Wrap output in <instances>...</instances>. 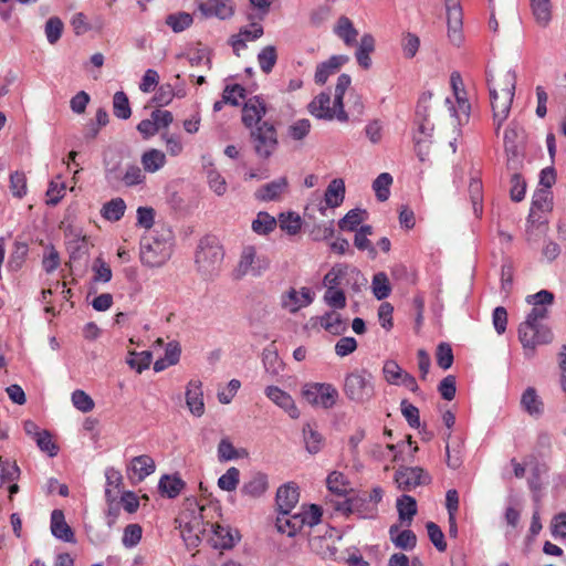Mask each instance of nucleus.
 Returning a JSON list of instances; mask_svg holds the SVG:
<instances>
[{
  "instance_id": "obj_1",
  "label": "nucleus",
  "mask_w": 566,
  "mask_h": 566,
  "mask_svg": "<svg viewBox=\"0 0 566 566\" xmlns=\"http://www.w3.org/2000/svg\"><path fill=\"white\" fill-rule=\"evenodd\" d=\"M493 123L497 135L503 123L509 118L516 88V73L513 70L493 73L486 71Z\"/></svg>"
},
{
  "instance_id": "obj_2",
  "label": "nucleus",
  "mask_w": 566,
  "mask_h": 566,
  "mask_svg": "<svg viewBox=\"0 0 566 566\" xmlns=\"http://www.w3.org/2000/svg\"><path fill=\"white\" fill-rule=\"evenodd\" d=\"M547 317L548 310L546 307H533L526 315L525 321L520 324L517 328L518 340L524 349L534 353L537 346L552 343L554 334L551 327L544 324Z\"/></svg>"
},
{
  "instance_id": "obj_3",
  "label": "nucleus",
  "mask_w": 566,
  "mask_h": 566,
  "mask_svg": "<svg viewBox=\"0 0 566 566\" xmlns=\"http://www.w3.org/2000/svg\"><path fill=\"white\" fill-rule=\"evenodd\" d=\"M343 392L356 405L370 402L376 395L373 374L365 368L348 373L344 378Z\"/></svg>"
},
{
  "instance_id": "obj_4",
  "label": "nucleus",
  "mask_w": 566,
  "mask_h": 566,
  "mask_svg": "<svg viewBox=\"0 0 566 566\" xmlns=\"http://www.w3.org/2000/svg\"><path fill=\"white\" fill-rule=\"evenodd\" d=\"M172 242L171 234L155 235L149 233L140 240V261L149 268H159L164 265L171 256Z\"/></svg>"
},
{
  "instance_id": "obj_5",
  "label": "nucleus",
  "mask_w": 566,
  "mask_h": 566,
  "mask_svg": "<svg viewBox=\"0 0 566 566\" xmlns=\"http://www.w3.org/2000/svg\"><path fill=\"white\" fill-rule=\"evenodd\" d=\"M223 256V249L217 240L206 237L199 242L196 252V264L203 275L211 276L219 271Z\"/></svg>"
},
{
  "instance_id": "obj_6",
  "label": "nucleus",
  "mask_w": 566,
  "mask_h": 566,
  "mask_svg": "<svg viewBox=\"0 0 566 566\" xmlns=\"http://www.w3.org/2000/svg\"><path fill=\"white\" fill-rule=\"evenodd\" d=\"M180 530L181 537L188 548H196L200 545L202 536L210 523L205 522L201 513L195 510L182 512L175 521Z\"/></svg>"
},
{
  "instance_id": "obj_7",
  "label": "nucleus",
  "mask_w": 566,
  "mask_h": 566,
  "mask_svg": "<svg viewBox=\"0 0 566 566\" xmlns=\"http://www.w3.org/2000/svg\"><path fill=\"white\" fill-rule=\"evenodd\" d=\"M302 396L312 406L331 409L336 405L339 394L336 387L332 384L310 382L304 385Z\"/></svg>"
},
{
  "instance_id": "obj_8",
  "label": "nucleus",
  "mask_w": 566,
  "mask_h": 566,
  "mask_svg": "<svg viewBox=\"0 0 566 566\" xmlns=\"http://www.w3.org/2000/svg\"><path fill=\"white\" fill-rule=\"evenodd\" d=\"M251 140L255 154L263 159L271 157L279 144L276 129L269 122H262L251 130Z\"/></svg>"
},
{
  "instance_id": "obj_9",
  "label": "nucleus",
  "mask_w": 566,
  "mask_h": 566,
  "mask_svg": "<svg viewBox=\"0 0 566 566\" xmlns=\"http://www.w3.org/2000/svg\"><path fill=\"white\" fill-rule=\"evenodd\" d=\"M331 93L322 92L312 99L307 108L308 112L318 119L333 120L336 118L342 123L348 122V114L344 109V104H342V107H338L335 101L333 102V106H331Z\"/></svg>"
},
{
  "instance_id": "obj_10",
  "label": "nucleus",
  "mask_w": 566,
  "mask_h": 566,
  "mask_svg": "<svg viewBox=\"0 0 566 566\" xmlns=\"http://www.w3.org/2000/svg\"><path fill=\"white\" fill-rule=\"evenodd\" d=\"M335 509L346 515L356 514L360 518H374L378 513V507L374 503L368 502L367 492L337 502Z\"/></svg>"
},
{
  "instance_id": "obj_11",
  "label": "nucleus",
  "mask_w": 566,
  "mask_h": 566,
  "mask_svg": "<svg viewBox=\"0 0 566 566\" xmlns=\"http://www.w3.org/2000/svg\"><path fill=\"white\" fill-rule=\"evenodd\" d=\"M270 266V260L265 255H258L255 248L248 245L243 249L239 262V272L242 275L252 274L253 276L261 275Z\"/></svg>"
},
{
  "instance_id": "obj_12",
  "label": "nucleus",
  "mask_w": 566,
  "mask_h": 566,
  "mask_svg": "<svg viewBox=\"0 0 566 566\" xmlns=\"http://www.w3.org/2000/svg\"><path fill=\"white\" fill-rule=\"evenodd\" d=\"M395 481L399 489L411 490L418 485L429 484L431 478L420 467H406L397 470Z\"/></svg>"
},
{
  "instance_id": "obj_13",
  "label": "nucleus",
  "mask_w": 566,
  "mask_h": 566,
  "mask_svg": "<svg viewBox=\"0 0 566 566\" xmlns=\"http://www.w3.org/2000/svg\"><path fill=\"white\" fill-rule=\"evenodd\" d=\"M448 36L454 45L462 42V8L459 0H446Z\"/></svg>"
},
{
  "instance_id": "obj_14",
  "label": "nucleus",
  "mask_w": 566,
  "mask_h": 566,
  "mask_svg": "<svg viewBox=\"0 0 566 566\" xmlns=\"http://www.w3.org/2000/svg\"><path fill=\"white\" fill-rule=\"evenodd\" d=\"M298 499L300 492L295 483L289 482L281 485L275 496L279 513H291L297 504Z\"/></svg>"
},
{
  "instance_id": "obj_15",
  "label": "nucleus",
  "mask_w": 566,
  "mask_h": 566,
  "mask_svg": "<svg viewBox=\"0 0 566 566\" xmlns=\"http://www.w3.org/2000/svg\"><path fill=\"white\" fill-rule=\"evenodd\" d=\"M349 61V57L344 54L332 55L327 61H324L316 66L314 81L318 85H324L328 77L336 74L343 65Z\"/></svg>"
},
{
  "instance_id": "obj_16",
  "label": "nucleus",
  "mask_w": 566,
  "mask_h": 566,
  "mask_svg": "<svg viewBox=\"0 0 566 566\" xmlns=\"http://www.w3.org/2000/svg\"><path fill=\"white\" fill-rule=\"evenodd\" d=\"M265 395L276 406L284 409L291 418L297 419L300 417V410L297 409L291 395H289L286 391L276 386H269L265 389Z\"/></svg>"
},
{
  "instance_id": "obj_17",
  "label": "nucleus",
  "mask_w": 566,
  "mask_h": 566,
  "mask_svg": "<svg viewBox=\"0 0 566 566\" xmlns=\"http://www.w3.org/2000/svg\"><path fill=\"white\" fill-rule=\"evenodd\" d=\"M186 403L189 411L201 417L205 413V402L202 392V382L199 380H190L186 390Z\"/></svg>"
},
{
  "instance_id": "obj_18",
  "label": "nucleus",
  "mask_w": 566,
  "mask_h": 566,
  "mask_svg": "<svg viewBox=\"0 0 566 566\" xmlns=\"http://www.w3.org/2000/svg\"><path fill=\"white\" fill-rule=\"evenodd\" d=\"M266 113L265 103L259 96H254L249 98L242 111V122L247 127H252L253 125H260L262 117Z\"/></svg>"
},
{
  "instance_id": "obj_19",
  "label": "nucleus",
  "mask_w": 566,
  "mask_h": 566,
  "mask_svg": "<svg viewBox=\"0 0 566 566\" xmlns=\"http://www.w3.org/2000/svg\"><path fill=\"white\" fill-rule=\"evenodd\" d=\"M312 302L313 297L308 287H302L301 292H297L295 289H290V291L282 296V306L291 313H296L301 307L307 306Z\"/></svg>"
},
{
  "instance_id": "obj_20",
  "label": "nucleus",
  "mask_w": 566,
  "mask_h": 566,
  "mask_svg": "<svg viewBox=\"0 0 566 566\" xmlns=\"http://www.w3.org/2000/svg\"><path fill=\"white\" fill-rule=\"evenodd\" d=\"M345 191L346 188L344 180L342 178L333 179L325 190L324 201L326 207L319 208L321 213L324 214L326 208L339 207L344 202Z\"/></svg>"
},
{
  "instance_id": "obj_21",
  "label": "nucleus",
  "mask_w": 566,
  "mask_h": 566,
  "mask_svg": "<svg viewBox=\"0 0 566 566\" xmlns=\"http://www.w3.org/2000/svg\"><path fill=\"white\" fill-rule=\"evenodd\" d=\"M206 17H217L221 20L232 17L234 10L230 0H206L199 4Z\"/></svg>"
},
{
  "instance_id": "obj_22",
  "label": "nucleus",
  "mask_w": 566,
  "mask_h": 566,
  "mask_svg": "<svg viewBox=\"0 0 566 566\" xmlns=\"http://www.w3.org/2000/svg\"><path fill=\"white\" fill-rule=\"evenodd\" d=\"M51 532L54 537L63 542H76L74 532L65 522L64 513L61 510H53L51 513Z\"/></svg>"
},
{
  "instance_id": "obj_23",
  "label": "nucleus",
  "mask_w": 566,
  "mask_h": 566,
  "mask_svg": "<svg viewBox=\"0 0 566 566\" xmlns=\"http://www.w3.org/2000/svg\"><path fill=\"white\" fill-rule=\"evenodd\" d=\"M375 49L376 40L374 35L370 33L363 34L355 52L356 61L361 69L369 70L371 67L370 54Z\"/></svg>"
},
{
  "instance_id": "obj_24",
  "label": "nucleus",
  "mask_w": 566,
  "mask_h": 566,
  "mask_svg": "<svg viewBox=\"0 0 566 566\" xmlns=\"http://www.w3.org/2000/svg\"><path fill=\"white\" fill-rule=\"evenodd\" d=\"M66 244L70 256L69 265L71 269H73L75 263L87 259L91 244L85 235H74Z\"/></svg>"
},
{
  "instance_id": "obj_25",
  "label": "nucleus",
  "mask_w": 566,
  "mask_h": 566,
  "mask_svg": "<svg viewBox=\"0 0 566 566\" xmlns=\"http://www.w3.org/2000/svg\"><path fill=\"white\" fill-rule=\"evenodd\" d=\"M287 186L286 177H280L260 187L255 192V198L261 201H275L287 189Z\"/></svg>"
},
{
  "instance_id": "obj_26",
  "label": "nucleus",
  "mask_w": 566,
  "mask_h": 566,
  "mask_svg": "<svg viewBox=\"0 0 566 566\" xmlns=\"http://www.w3.org/2000/svg\"><path fill=\"white\" fill-rule=\"evenodd\" d=\"M269 488L268 475L262 472L253 473L249 481L244 482L241 493L251 499L262 496Z\"/></svg>"
},
{
  "instance_id": "obj_27",
  "label": "nucleus",
  "mask_w": 566,
  "mask_h": 566,
  "mask_svg": "<svg viewBox=\"0 0 566 566\" xmlns=\"http://www.w3.org/2000/svg\"><path fill=\"white\" fill-rule=\"evenodd\" d=\"M521 407L532 417H541L544 412V403L534 387H527L521 397Z\"/></svg>"
},
{
  "instance_id": "obj_28",
  "label": "nucleus",
  "mask_w": 566,
  "mask_h": 566,
  "mask_svg": "<svg viewBox=\"0 0 566 566\" xmlns=\"http://www.w3.org/2000/svg\"><path fill=\"white\" fill-rule=\"evenodd\" d=\"M275 525L280 533L292 537L303 528L304 520H302L298 513L293 515H290V513H279Z\"/></svg>"
},
{
  "instance_id": "obj_29",
  "label": "nucleus",
  "mask_w": 566,
  "mask_h": 566,
  "mask_svg": "<svg viewBox=\"0 0 566 566\" xmlns=\"http://www.w3.org/2000/svg\"><path fill=\"white\" fill-rule=\"evenodd\" d=\"M334 33L343 40L346 46L357 44L358 31L355 29L352 20L346 15L338 18L337 23L334 27Z\"/></svg>"
},
{
  "instance_id": "obj_30",
  "label": "nucleus",
  "mask_w": 566,
  "mask_h": 566,
  "mask_svg": "<svg viewBox=\"0 0 566 566\" xmlns=\"http://www.w3.org/2000/svg\"><path fill=\"white\" fill-rule=\"evenodd\" d=\"M400 526L394 524L389 527V536L396 547L409 551L416 547L417 536L410 530L399 531Z\"/></svg>"
},
{
  "instance_id": "obj_31",
  "label": "nucleus",
  "mask_w": 566,
  "mask_h": 566,
  "mask_svg": "<svg viewBox=\"0 0 566 566\" xmlns=\"http://www.w3.org/2000/svg\"><path fill=\"white\" fill-rule=\"evenodd\" d=\"M186 488V482L177 474H165L160 478L158 490L168 499L177 497Z\"/></svg>"
},
{
  "instance_id": "obj_32",
  "label": "nucleus",
  "mask_w": 566,
  "mask_h": 566,
  "mask_svg": "<svg viewBox=\"0 0 566 566\" xmlns=\"http://www.w3.org/2000/svg\"><path fill=\"white\" fill-rule=\"evenodd\" d=\"M319 325L332 335H342L347 329L345 319L336 311H329L318 317Z\"/></svg>"
},
{
  "instance_id": "obj_33",
  "label": "nucleus",
  "mask_w": 566,
  "mask_h": 566,
  "mask_svg": "<svg viewBox=\"0 0 566 566\" xmlns=\"http://www.w3.org/2000/svg\"><path fill=\"white\" fill-rule=\"evenodd\" d=\"M155 469V461L146 454L133 458L130 464L128 465V471H132L135 475H137L138 482L154 473Z\"/></svg>"
},
{
  "instance_id": "obj_34",
  "label": "nucleus",
  "mask_w": 566,
  "mask_h": 566,
  "mask_svg": "<svg viewBox=\"0 0 566 566\" xmlns=\"http://www.w3.org/2000/svg\"><path fill=\"white\" fill-rule=\"evenodd\" d=\"M396 506L400 522L410 526L413 516L417 514V502L415 497L403 494L397 499Z\"/></svg>"
},
{
  "instance_id": "obj_35",
  "label": "nucleus",
  "mask_w": 566,
  "mask_h": 566,
  "mask_svg": "<svg viewBox=\"0 0 566 566\" xmlns=\"http://www.w3.org/2000/svg\"><path fill=\"white\" fill-rule=\"evenodd\" d=\"M209 527L216 537V548L229 549L234 546L235 539L230 527L220 524H210Z\"/></svg>"
},
{
  "instance_id": "obj_36",
  "label": "nucleus",
  "mask_w": 566,
  "mask_h": 566,
  "mask_svg": "<svg viewBox=\"0 0 566 566\" xmlns=\"http://www.w3.org/2000/svg\"><path fill=\"white\" fill-rule=\"evenodd\" d=\"M346 263H336L332 269L324 275L323 285L326 290L340 289L339 286L344 283V279L347 273Z\"/></svg>"
},
{
  "instance_id": "obj_37",
  "label": "nucleus",
  "mask_w": 566,
  "mask_h": 566,
  "mask_svg": "<svg viewBox=\"0 0 566 566\" xmlns=\"http://www.w3.org/2000/svg\"><path fill=\"white\" fill-rule=\"evenodd\" d=\"M469 196L472 203L473 212L476 217H481L483 211V185L479 177H471L469 184Z\"/></svg>"
},
{
  "instance_id": "obj_38",
  "label": "nucleus",
  "mask_w": 566,
  "mask_h": 566,
  "mask_svg": "<svg viewBox=\"0 0 566 566\" xmlns=\"http://www.w3.org/2000/svg\"><path fill=\"white\" fill-rule=\"evenodd\" d=\"M303 440L311 454H316L322 449L324 441L322 434L311 423L303 427Z\"/></svg>"
},
{
  "instance_id": "obj_39",
  "label": "nucleus",
  "mask_w": 566,
  "mask_h": 566,
  "mask_svg": "<svg viewBox=\"0 0 566 566\" xmlns=\"http://www.w3.org/2000/svg\"><path fill=\"white\" fill-rule=\"evenodd\" d=\"M166 164V156L161 150L149 149L142 156V165L148 172H156Z\"/></svg>"
},
{
  "instance_id": "obj_40",
  "label": "nucleus",
  "mask_w": 566,
  "mask_h": 566,
  "mask_svg": "<svg viewBox=\"0 0 566 566\" xmlns=\"http://www.w3.org/2000/svg\"><path fill=\"white\" fill-rule=\"evenodd\" d=\"M277 224V220L265 211L258 213L256 218L252 221V230L260 235L271 233Z\"/></svg>"
},
{
  "instance_id": "obj_41",
  "label": "nucleus",
  "mask_w": 566,
  "mask_h": 566,
  "mask_svg": "<svg viewBox=\"0 0 566 566\" xmlns=\"http://www.w3.org/2000/svg\"><path fill=\"white\" fill-rule=\"evenodd\" d=\"M126 210V203L122 198H115L104 203L101 213L108 221H118Z\"/></svg>"
},
{
  "instance_id": "obj_42",
  "label": "nucleus",
  "mask_w": 566,
  "mask_h": 566,
  "mask_svg": "<svg viewBox=\"0 0 566 566\" xmlns=\"http://www.w3.org/2000/svg\"><path fill=\"white\" fill-rule=\"evenodd\" d=\"M232 93H238L240 98L245 97V88L243 86H241L240 84L227 85L223 91V94H222V99L217 101L213 104V111L220 112L223 107V104H226V103H229L233 106H238L239 99H237L235 97H232Z\"/></svg>"
},
{
  "instance_id": "obj_43",
  "label": "nucleus",
  "mask_w": 566,
  "mask_h": 566,
  "mask_svg": "<svg viewBox=\"0 0 566 566\" xmlns=\"http://www.w3.org/2000/svg\"><path fill=\"white\" fill-rule=\"evenodd\" d=\"M277 221L280 223V228L290 235L298 233L302 227L301 217L298 213L293 211L280 213Z\"/></svg>"
},
{
  "instance_id": "obj_44",
  "label": "nucleus",
  "mask_w": 566,
  "mask_h": 566,
  "mask_svg": "<svg viewBox=\"0 0 566 566\" xmlns=\"http://www.w3.org/2000/svg\"><path fill=\"white\" fill-rule=\"evenodd\" d=\"M371 289L374 296L381 301L387 298L391 293V285L385 272H378L373 276Z\"/></svg>"
},
{
  "instance_id": "obj_45",
  "label": "nucleus",
  "mask_w": 566,
  "mask_h": 566,
  "mask_svg": "<svg viewBox=\"0 0 566 566\" xmlns=\"http://www.w3.org/2000/svg\"><path fill=\"white\" fill-rule=\"evenodd\" d=\"M20 468L15 462L0 457V488L6 483L14 482L20 476Z\"/></svg>"
},
{
  "instance_id": "obj_46",
  "label": "nucleus",
  "mask_w": 566,
  "mask_h": 566,
  "mask_svg": "<svg viewBox=\"0 0 566 566\" xmlns=\"http://www.w3.org/2000/svg\"><path fill=\"white\" fill-rule=\"evenodd\" d=\"M392 177L388 172H381L373 182V189L379 201L384 202L389 198Z\"/></svg>"
},
{
  "instance_id": "obj_47",
  "label": "nucleus",
  "mask_w": 566,
  "mask_h": 566,
  "mask_svg": "<svg viewBox=\"0 0 566 566\" xmlns=\"http://www.w3.org/2000/svg\"><path fill=\"white\" fill-rule=\"evenodd\" d=\"M113 112L120 119H128L132 115L128 97L123 91L116 92L113 96Z\"/></svg>"
},
{
  "instance_id": "obj_48",
  "label": "nucleus",
  "mask_w": 566,
  "mask_h": 566,
  "mask_svg": "<svg viewBox=\"0 0 566 566\" xmlns=\"http://www.w3.org/2000/svg\"><path fill=\"white\" fill-rule=\"evenodd\" d=\"M277 61V54L276 49L273 45H268L263 48L260 53L258 54V62L260 65V69L265 74H269L272 72L274 65Z\"/></svg>"
},
{
  "instance_id": "obj_49",
  "label": "nucleus",
  "mask_w": 566,
  "mask_h": 566,
  "mask_svg": "<svg viewBox=\"0 0 566 566\" xmlns=\"http://www.w3.org/2000/svg\"><path fill=\"white\" fill-rule=\"evenodd\" d=\"M531 6L536 22L542 27H546L551 21L549 0H531Z\"/></svg>"
},
{
  "instance_id": "obj_50",
  "label": "nucleus",
  "mask_w": 566,
  "mask_h": 566,
  "mask_svg": "<svg viewBox=\"0 0 566 566\" xmlns=\"http://www.w3.org/2000/svg\"><path fill=\"white\" fill-rule=\"evenodd\" d=\"M363 213L365 210L355 208L349 210L339 221L338 227L344 231H355L357 227L363 222Z\"/></svg>"
},
{
  "instance_id": "obj_51",
  "label": "nucleus",
  "mask_w": 566,
  "mask_h": 566,
  "mask_svg": "<svg viewBox=\"0 0 566 566\" xmlns=\"http://www.w3.org/2000/svg\"><path fill=\"white\" fill-rule=\"evenodd\" d=\"M124 168L120 161L105 160V179L108 185L117 188L122 185V176H124Z\"/></svg>"
},
{
  "instance_id": "obj_52",
  "label": "nucleus",
  "mask_w": 566,
  "mask_h": 566,
  "mask_svg": "<svg viewBox=\"0 0 566 566\" xmlns=\"http://www.w3.org/2000/svg\"><path fill=\"white\" fill-rule=\"evenodd\" d=\"M344 281L345 284L349 286L354 293H359L361 287L366 286L368 282L357 268L349 264L347 265V273Z\"/></svg>"
},
{
  "instance_id": "obj_53",
  "label": "nucleus",
  "mask_w": 566,
  "mask_h": 566,
  "mask_svg": "<svg viewBox=\"0 0 566 566\" xmlns=\"http://www.w3.org/2000/svg\"><path fill=\"white\" fill-rule=\"evenodd\" d=\"M323 301L333 311L343 310L347 304L345 292L342 289L326 290Z\"/></svg>"
},
{
  "instance_id": "obj_54",
  "label": "nucleus",
  "mask_w": 566,
  "mask_h": 566,
  "mask_svg": "<svg viewBox=\"0 0 566 566\" xmlns=\"http://www.w3.org/2000/svg\"><path fill=\"white\" fill-rule=\"evenodd\" d=\"M151 359L153 355L149 350H144L142 353L130 352L127 364L130 368L140 374L150 366Z\"/></svg>"
},
{
  "instance_id": "obj_55",
  "label": "nucleus",
  "mask_w": 566,
  "mask_h": 566,
  "mask_svg": "<svg viewBox=\"0 0 566 566\" xmlns=\"http://www.w3.org/2000/svg\"><path fill=\"white\" fill-rule=\"evenodd\" d=\"M241 452L245 453L244 450H237L228 438L221 439L218 444V459L220 462L238 459L242 457Z\"/></svg>"
},
{
  "instance_id": "obj_56",
  "label": "nucleus",
  "mask_w": 566,
  "mask_h": 566,
  "mask_svg": "<svg viewBox=\"0 0 566 566\" xmlns=\"http://www.w3.org/2000/svg\"><path fill=\"white\" fill-rule=\"evenodd\" d=\"M240 482L239 469L231 467L218 479V486L227 492L234 491Z\"/></svg>"
},
{
  "instance_id": "obj_57",
  "label": "nucleus",
  "mask_w": 566,
  "mask_h": 566,
  "mask_svg": "<svg viewBox=\"0 0 566 566\" xmlns=\"http://www.w3.org/2000/svg\"><path fill=\"white\" fill-rule=\"evenodd\" d=\"M143 528L139 524H128L124 528L122 543L126 548H133L137 546L142 539Z\"/></svg>"
},
{
  "instance_id": "obj_58",
  "label": "nucleus",
  "mask_w": 566,
  "mask_h": 566,
  "mask_svg": "<svg viewBox=\"0 0 566 566\" xmlns=\"http://www.w3.org/2000/svg\"><path fill=\"white\" fill-rule=\"evenodd\" d=\"M327 489L337 495H344L347 492V481L343 473L333 471L326 479Z\"/></svg>"
},
{
  "instance_id": "obj_59",
  "label": "nucleus",
  "mask_w": 566,
  "mask_h": 566,
  "mask_svg": "<svg viewBox=\"0 0 566 566\" xmlns=\"http://www.w3.org/2000/svg\"><path fill=\"white\" fill-rule=\"evenodd\" d=\"M386 381L390 385H400L399 380L406 373L395 360H386L382 367Z\"/></svg>"
},
{
  "instance_id": "obj_60",
  "label": "nucleus",
  "mask_w": 566,
  "mask_h": 566,
  "mask_svg": "<svg viewBox=\"0 0 566 566\" xmlns=\"http://www.w3.org/2000/svg\"><path fill=\"white\" fill-rule=\"evenodd\" d=\"M122 178V184L126 187H133L140 185L145 181V175L142 169L136 165H129L124 170V176Z\"/></svg>"
},
{
  "instance_id": "obj_61",
  "label": "nucleus",
  "mask_w": 566,
  "mask_h": 566,
  "mask_svg": "<svg viewBox=\"0 0 566 566\" xmlns=\"http://www.w3.org/2000/svg\"><path fill=\"white\" fill-rule=\"evenodd\" d=\"M437 364L443 370L449 369L453 364V352L448 343H441L437 347L436 352Z\"/></svg>"
},
{
  "instance_id": "obj_62",
  "label": "nucleus",
  "mask_w": 566,
  "mask_h": 566,
  "mask_svg": "<svg viewBox=\"0 0 566 566\" xmlns=\"http://www.w3.org/2000/svg\"><path fill=\"white\" fill-rule=\"evenodd\" d=\"M63 22L57 17H52L45 22V35L50 44H55L63 32Z\"/></svg>"
},
{
  "instance_id": "obj_63",
  "label": "nucleus",
  "mask_w": 566,
  "mask_h": 566,
  "mask_svg": "<svg viewBox=\"0 0 566 566\" xmlns=\"http://www.w3.org/2000/svg\"><path fill=\"white\" fill-rule=\"evenodd\" d=\"M166 23L172 29L174 32H181L190 27L192 23V17L186 12L169 14L166 18Z\"/></svg>"
},
{
  "instance_id": "obj_64",
  "label": "nucleus",
  "mask_w": 566,
  "mask_h": 566,
  "mask_svg": "<svg viewBox=\"0 0 566 566\" xmlns=\"http://www.w3.org/2000/svg\"><path fill=\"white\" fill-rule=\"evenodd\" d=\"M298 514L304 520V525L312 527L321 522L323 511L319 505L311 504L308 506L303 505Z\"/></svg>"
}]
</instances>
